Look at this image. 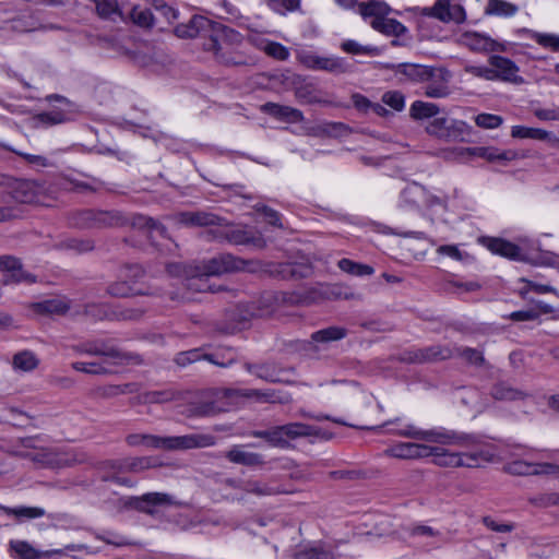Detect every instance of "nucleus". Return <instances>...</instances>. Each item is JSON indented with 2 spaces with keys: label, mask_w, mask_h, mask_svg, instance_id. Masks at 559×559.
<instances>
[{
  "label": "nucleus",
  "mask_w": 559,
  "mask_h": 559,
  "mask_svg": "<svg viewBox=\"0 0 559 559\" xmlns=\"http://www.w3.org/2000/svg\"><path fill=\"white\" fill-rule=\"evenodd\" d=\"M240 399L253 400L257 403L290 402V395L272 389H210L201 393L200 400L190 407L193 416H211L228 409L227 404L237 403Z\"/></svg>",
  "instance_id": "1"
},
{
  "label": "nucleus",
  "mask_w": 559,
  "mask_h": 559,
  "mask_svg": "<svg viewBox=\"0 0 559 559\" xmlns=\"http://www.w3.org/2000/svg\"><path fill=\"white\" fill-rule=\"evenodd\" d=\"M210 31L212 33L209 41L204 45L205 49L213 51L215 57L225 64H241L242 61L230 56L229 39L238 35L233 29L213 25L209 19L202 15H194L187 23H181L175 27V34L180 38H194Z\"/></svg>",
  "instance_id": "2"
},
{
  "label": "nucleus",
  "mask_w": 559,
  "mask_h": 559,
  "mask_svg": "<svg viewBox=\"0 0 559 559\" xmlns=\"http://www.w3.org/2000/svg\"><path fill=\"white\" fill-rule=\"evenodd\" d=\"M395 75H402L404 81L427 83L425 95L430 98H443L450 94L449 82L451 73L443 67H432L418 63H400L390 67Z\"/></svg>",
  "instance_id": "3"
},
{
  "label": "nucleus",
  "mask_w": 559,
  "mask_h": 559,
  "mask_svg": "<svg viewBox=\"0 0 559 559\" xmlns=\"http://www.w3.org/2000/svg\"><path fill=\"white\" fill-rule=\"evenodd\" d=\"M252 261L236 258L231 254H222L219 257L190 264L171 263L167 266L169 274L182 277H211L221 276L228 273L249 270L252 271Z\"/></svg>",
  "instance_id": "4"
},
{
  "label": "nucleus",
  "mask_w": 559,
  "mask_h": 559,
  "mask_svg": "<svg viewBox=\"0 0 559 559\" xmlns=\"http://www.w3.org/2000/svg\"><path fill=\"white\" fill-rule=\"evenodd\" d=\"M130 447L164 449L169 451L209 448L215 444V437L207 433H191L185 436L159 437L150 433H131L126 438Z\"/></svg>",
  "instance_id": "5"
},
{
  "label": "nucleus",
  "mask_w": 559,
  "mask_h": 559,
  "mask_svg": "<svg viewBox=\"0 0 559 559\" xmlns=\"http://www.w3.org/2000/svg\"><path fill=\"white\" fill-rule=\"evenodd\" d=\"M9 453L16 457L29 460L38 467H63L74 462L73 457L56 448L40 447L38 437L19 439Z\"/></svg>",
  "instance_id": "6"
},
{
  "label": "nucleus",
  "mask_w": 559,
  "mask_h": 559,
  "mask_svg": "<svg viewBox=\"0 0 559 559\" xmlns=\"http://www.w3.org/2000/svg\"><path fill=\"white\" fill-rule=\"evenodd\" d=\"M397 435L405 438L420 440L427 443L442 445H456L464 449L474 448L479 443V438L475 435L457 432L445 428H432L421 430L413 425L397 431Z\"/></svg>",
  "instance_id": "7"
},
{
  "label": "nucleus",
  "mask_w": 559,
  "mask_h": 559,
  "mask_svg": "<svg viewBox=\"0 0 559 559\" xmlns=\"http://www.w3.org/2000/svg\"><path fill=\"white\" fill-rule=\"evenodd\" d=\"M459 356L473 365H483L485 358L483 353L471 347H455L450 348L440 345H433L426 348H420L408 353L405 358L411 362H430L452 358Z\"/></svg>",
  "instance_id": "8"
},
{
  "label": "nucleus",
  "mask_w": 559,
  "mask_h": 559,
  "mask_svg": "<svg viewBox=\"0 0 559 559\" xmlns=\"http://www.w3.org/2000/svg\"><path fill=\"white\" fill-rule=\"evenodd\" d=\"M359 11L364 17H372L370 25L380 33L397 37L406 32V27L402 23L386 17L391 8L383 1L371 0L361 3Z\"/></svg>",
  "instance_id": "9"
},
{
  "label": "nucleus",
  "mask_w": 559,
  "mask_h": 559,
  "mask_svg": "<svg viewBox=\"0 0 559 559\" xmlns=\"http://www.w3.org/2000/svg\"><path fill=\"white\" fill-rule=\"evenodd\" d=\"M492 254L535 266H555L557 257L540 247H488Z\"/></svg>",
  "instance_id": "10"
},
{
  "label": "nucleus",
  "mask_w": 559,
  "mask_h": 559,
  "mask_svg": "<svg viewBox=\"0 0 559 559\" xmlns=\"http://www.w3.org/2000/svg\"><path fill=\"white\" fill-rule=\"evenodd\" d=\"M426 131L429 135L437 139L451 141H465V136L469 135L471 127L462 120H449L448 118H435L430 121Z\"/></svg>",
  "instance_id": "11"
},
{
  "label": "nucleus",
  "mask_w": 559,
  "mask_h": 559,
  "mask_svg": "<svg viewBox=\"0 0 559 559\" xmlns=\"http://www.w3.org/2000/svg\"><path fill=\"white\" fill-rule=\"evenodd\" d=\"M126 507L143 512L148 515H154L157 508L165 507H181L182 502L176 499L175 496L166 492H147L139 497H129L126 500Z\"/></svg>",
  "instance_id": "12"
},
{
  "label": "nucleus",
  "mask_w": 559,
  "mask_h": 559,
  "mask_svg": "<svg viewBox=\"0 0 559 559\" xmlns=\"http://www.w3.org/2000/svg\"><path fill=\"white\" fill-rule=\"evenodd\" d=\"M298 61L311 70H322L334 74H341L348 71L349 67L343 58L322 57L311 51H300L297 55Z\"/></svg>",
  "instance_id": "13"
},
{
  "label": "nucleus",
  "mask_w": 559,
  "mask_h": 559,
  "mask_svg": "<svg viewBox=\"0 0 559 559\" xmlns=\"http://www.w3.org/2000/svg\"><path fill=\"white\" fill-rule=\"evenodd\" d=\"M423 14L444 23L461 24L466 21L464 8L454 0H437L432 7L425 8Z\"/></svg>",
  "instance_id": "14"
},
{
  "label": "nucleus",
  "mask_w": 559,
  "mask_h": 559,
  "mask_svg": "<svg viewBox=\"0 0 559 559\" xmlns=\"http://www.w3.org/2000/svg\"><path fill=\"white\" fill-rule=\"evenodd\" d=\"M12 198L20 203H44L45 185L35 180L17 179L11 187Z\"/></svg>",
  "instance_id": "15"
},
{
  "label": "nucleus",
  "mask_w": 559,
  "mask_h": 559,
  "mask_svg": "<svg viewBox=\"0 0 559 559\" xmlns=\"http://www.w3.org/2000/svg\"><path fill=\"white\" fill-rule=\"evenodd\" d=\"M9 548L15 555L16 559H40L49 558L52 555L63 556L66 555V550H82L83 546L72 544L68 545L64 549L39 551L25 540H11Z\"/></svg>",
  "instance_id": "16"
},
{
  "label": "nucleus",
  "mask_w": 559,
  "mask_h": 559,
  "mask_svg": "<svg viewBox=\"0 0 559 559\" xmlns=\"http://www.w3.org/2000/svg\"><path fill=\"white\" fill-rule=\"evenodd\" d=\"M73 349L80 354L108 356L120 361L132 362L134 365L142 364V358L140 355L135 353L121 352L115 347L98 346L96 344H84L73 346Z\"/></svg>",
  "instance_id": "17"
},
{
  "label": "nucleus",
  "mask_w": 559,
  "mask_h": 559,
  "mask_svg": "<svg viewBox=\"0 0 559 559\" xmlns=\"http://www.w3.org/2000/svg\"><path fill=\"white\" fill-rule=\"evenodd\" d=\"M457 43L477 52L504 51V46L490 37L477 32H464Z\"/></svg>",
  "instance_id": "18"
},
{
  "label": "nucleus",
  "mask_w": 559,
  "mask_h": 559,
  "mask_svg": "<svg viewBox=\"0 0 559 559\" xmlns=\"http://www.w3.org/2000/svg\"><path fill=\"white\" fill-rule=\"evenodd\" d=\"M489 64L492 67L495 80L514 84L523 83V79L518 74L519 67L512 60L501 56H491L489 58Z\"/></svg>",
  "instance_id": "19"
},
{
  "label": "nucleus",
  "mask_w": 559,
  "mask_h": 559,
  "mask_svg": "<svg viewBox=\"0 0 559 559\" xmlns=\"http://www.w3.org/2000/svg\"><path fill=\"white\" fill-rule=\"evenodd\" d=\"M282 426L284 430L286 448L289 447L290 440H296L298 438L316 437L324 440L332 438L331 433L323 431L321 428L304 423H288Z\"/></svg>",
  "instance_id": "20"
},
{
  "label": "nucleus",
  "mask_w": 559,
  "mask_h": 559,
  "mask_svg": "<svg viewBox=\"0 0 559 559\" xmlns=\"http://www.w3.org/2000/svg\"><path fill=\"white\" fill-rule=\"evenodd\" d=\"M225 457L234 464L247 467H258L265 464L264 456L260 453L250 452L247 445L238 444L231 447L225 454Z\"/></svg>",
  "instance_id": "21"
},
{
  "label": "nucleus",
  "mask_w": 559,
  "mask_h": 559,
  "mask_svg": "<svg viewBox=\"0 0 559 559\" xmlns=\"http://www.w3.org/2000/svg\"><path fill=\"white\" fill-rule=\"evenodd\" d=\"M0 271L7 272L3 278L4 284L20 283L22 281L35 282V278L25 273L17 259L11 255L0 257Z\"/></svg>",
  "instance_id": "22"
},
{
  "label": "nucleus",
  "mask_w": 559,
  "mask_h": 559,
  "mask_svg": "<svg viewBox=\"0 0 559 559\" xmlns=\"http://www.w3.org/2000/svg\"><path fill=\"white\" fill-rule=\"evenodd\" d=\"M250 44L266 53L269 57L284 61L289 57L288 49L280 43L269 40L258 33L250 34L248 37Z\"/></svg>",
  "instance_id": "23"
},
{
  "label": "nucleus",
  "mask_w": 559,
  "mask_h": 559,
  "mask_svg": "<svg viewBox=\"0 0 559 559\" xmlns=\"http://www.w3.org/2000/svg\"><path fill=\"white\" fill-rule=\"evenodd\" d=\"M112 469L117 472H131V473H140L150 468H154L159 466L160 464L157 462L155 457L152 456H142V457H132L126 459L122 461H115L107 463Z\"/></svg>",
  "instance_id": "24"
},
{
  "label": "nucleus",
  "mask_w": 559,
  "mask_h": 559,
  "mask_svg": "<svg viewBox=\"0 0 559 559\" xmlns=\"http://www.w3.org/2000/svg\"><path fill=\"white\" fill-rule=\"evenodd\" d=\"M457 155H474L483 157L489 162H509L519 157L518 153L512 150L499 152L496 148L489 147H466L457 150Z\"/></svg>",
  "instance_id": "25"
},
{
  "label": "nucleus",
  "mask_w": 559,
  "mask_h": 559,
  "mask_svg": "<svg viewBox=\"0 0 559 559\" xmlns=\"http://www.w3.org/2000/svg\"><path fill=\"white\" fill-rule=\"evenodd\" d=\"M242 490L257 497H267L283 493L287 495L293 492L292 490H288L282 486L274 485L273 481H262L254 479L243 481Z\"/></svg>",
  "instance_id": "26"
},
{
  "label": "nucleus",
  "mask_w": 559,
  "mask_h": 559,
  "mask_svg": "<svg viewBox=\"0 0 559 559\" xmlns=\"http://www.w3.org/2000/svg\"><path fill=\"white\" fill-rule=\"evenodd\" d=\"M511 136L515 139L548 141L552 146L559 147V138L544 129L514 126L511 129Z\"/></svg>",
  "instance_id": "27"
},
{
  "label": "nucleus",
  "mask_w": 559,
  "mask_h": 559,
  "mask_svg": "<svg viewBox=\"0 0 559 559\" xmlns=\"http://www.w3.org/2000/svg\"><path fill=\"white\" fill-rule=\"evenodd\" d=\"M177 221L180 224L187 226H211V225H219V217L210 212H181L177 215Z\"/></svg>",
  "instance_id": "28"
},
{
  "label": "nucleus",
  "mask_w": 559,
  "mask_h": 559,
  "mask_svg": "<svg viewBox=\"0 0 559 559\" xmlns=\"http://www.w3.org/2000/svg\"><path fill=\"white\" fill-rule=\"evenodd\" d=\"M261 110L275 118L286 119L292 122L304 121V114L299 109L289 106H283L275 103H266L261 106Z\"/></svg>",
  "instance_id": "29"
},
{
  "label": "nucleus",
  "mask_w": 559,
  "mask_h": 559,
  "mask_svg": "<svg viewBox=\"0 0 559 559\" xmlns=\"http://www.w3.org/2000/svg\"><path fill=\"white\" fill-rule=\"evenodd\" d=\"M201 359H205L216 366L219 367H228L234 362V359L230 358L227 362H221L215 359L214 355H203L199 349H190L187 352H181L177 354L175 361L177 365L185 367L189 364L199 361Z\"/></svg>",
  "instance_id": "30"
},
{
  "label": "nucleus",
  "mask_w": 559,
  "mask_h": 559,
  "mask_svg": "<svg viewBox=\"0 0 559 559\" xmlns=\"http://www.w3.org/2000/svg\"><path fill=\"white\" fill-rule=\"evenodd\" d=\"M107 293L112 297H129V296H136V295H154V292L144 290L142 288H139L138 286L132 285L130 282H128L124 278H121L117 282L111 283L107 287Z\"/></svg>",
  "instance_id": "31"
},
{
  "label": "nucleus",
  "mask_w": 559,
  "mask_h": 559,
  "mask_svg": "<svg viewBox=\"0 0 559 559\" xmlns=\"http://www.w3.org/2000/svg\"><path fill=\"white\" fill-rule=\"evenodd\" d=\"M519 7L506 0H488L485 8L486 15L510 17L516 14Z\"/></svg>",
  "instance_id": "32"
},
{
  "label": "nucleus",
  "mask_w": 559,
  "mask_h": 559,
  "mask_svg": "<svg viewBox=\"0 0 559 559\" xmlns=\"http://www.w3.org/2000/svg\"><path fill=\"white\" fill-rule=\"evenodd\" d=\"M250 436L254 438L264 439L272 447L282 449L286 448L283 426H275L267 430H253L250 432Z\"/></svg>",
  "instance_id": "33"
},
{
  "label": "nucleus",
  "mask_w": 559,
  "mask_h": 559,
  "mask_svg": "<svg viewBox=\"0 0 559 559\" xmlns=\"http://www.w3.org/2000/svg\"><path fill=\"white\" fill-rule=\"evenodd\" d=\"M439 112L440 108L438 105L423 100H415L409 107V116L414 120L433 118Z\"/></svg>",
  "instance_id": "34"
},
{
  "label": "nucleus",
  "mask_w": 559,
  "mask_h": 559,
  "mask_svg": "<svg viewBox=\"0 0 559 559\" xmlns=\"http://www.w3.org/2000/svg\"><path fill=\"white\" fill-rule=\"evenodd\" d=\"M347 334V329L332 325L312 333L311 340L317 343H330L341 341L345 338Z\"/></svg>",
  "instance_id": "35"
},
{
  "label": "nucleus",
  "mask_w": 559,
  "mask_h": 559,
  "mask_svg": "<svg viewBox=\"0 0 559 559\" xmlns=\"http://www.w3.org/2000/svg\"><path fill=\"white\" fill-rule=\"evenodd\" d=\"M13 368L23 372L35 370L39 365V359L35 353L31 350H22L16 353L12 359Z\"/></svg>",
  "instance_id": "36"
},
{
  "label": "nucleus",
  "mask_w": 559,
  "mask_h": 559,
  "mask_svg": "<svg viewBox=\"0 0 559 559\" xmlns=\"http://www.w3.org/2000/svg\"><path fill=\"white\" fill-rule=\"evenodd\" d=\"M337 266L343 272H345L349 275H353V276H358V277L371 276L374 273V269L371 265L355 262V261H353L350 259H346V258L341 259L337 262Z\"/></svg>",
  "instance_id": "37"
},
{
  "label": "nucleus",
  "mask_w": 559,
  "mask_h": 559,
  "mask_svg": "<svg viewBox=\"0 0 559 559\" xmlns=\"http://www.w3.org/2000/svg\"><path fill=\"white\" fill-rule=\"evenodd\" d=\"M492 461V454L488 451L460 452L459 467L475 468L480 466L481 462Z\"/></svg>",
  "instance_id": "38"
},
{
  "label": "nucleus",
  "mask_w": 559,
  "mask_h": 559,
  "mask_svg": "<svg viewBox=\"0 0 559 559\" xmlns=\"http://www.w3.org/2000/svg\"><path fill=\"white\" fill-rule=\"evenodd\" d=\"M0 510H2L8 515H13L17 519H37L45 515V510L39 507H17L11 508L1 506Z\"/></svg>",
  "instance_id": "39"
},
{
  "label": "nucleus",
  "mask_w": 559,
  "mask_h": 559,
  "mask_svg": "<svg viewBox=\"0 0 559 559\" xmlns=\"http://www.w3.org/2000/svg\"><path fill=\"white\" fill-rule=\"evenodd\" d=\"M126 19L127 21H131L133 24L143 28L151 27L154 22L151 10L140 5H134Z\"/></svg>",
  "instance_id": "40"
},
{
  "label": "nucleus",
  "mask_w": 559,
  "mask_h": 559,
  "mask_svg": "<svg viewBox=\"0 0 559 559\" xmlns=\"http://www.w3.org/2000/svg\"><path fill=\"white\" fill-rule=\"evenodd\" d=\"M132 225L140 228H147L151 234L156 233L162 236V238L170 240V238L167 236L166 227L155 222L151 217L136 215L132 218Z\"/></svg>",
  "instance_id": "41"
},
{
  "label": "nucleus",
  "mask_w": 559,
  "mask_h": 559,
  "mask_svg": "<svg viewBox=\"0 0 559 559\" xmlns=\"http://www.w3.org/2000/svg\"><path fill=\"white\" fill-rule=\"evenodd\" d=\"M296 96L305 104L332 105V102L324 99L319 91L309 85L298 87Z\"/></svg>",
  "instance_id": "42"
},
{
  "label": "nucleus",
  "mask_w": 559,
  "mask_h": 559,
  "mask_svg": "<svg viewBox=\"0 0 559 559\" xmlns=\"http://www.w3.org/2000/svg\"><path fill=\"white\" fill-rule=\"evenodd\" d=\"M491 394L496 400L515 401L522 400L526 394L520 390L513 389L506 383H498L492 388Z\"/></svg>",
  "instance_id": "43"
},
{
  "label": "nucleus",
  "mask_w": 559,
  "mask_h": 559,
  "mask_svg": "<svg viewBox=\"0 0 559 559\" xmlns=\"http://www.w3.org/2000/svg\"><path fill=\"white\" fill-rule=\"evenodd\" d=\"M384 453L396 459L415 460V442H400L386 449Z\"/></svg>",
  "instance_id": "44"
},
{
  "label": "nucleus",
  "mask_w": 559,
  "mask_h": 559,
  "mask_svg": "<svg viewBox=\"0 0 559 559\" xmlns=\"http://www.w3.org/2000/svg\"><path fill=\"white\" fill-rule=\"evenodd\" d=\"M433 463L441 467H459L460 452H451L439 447L438 453H435Z\"/></svg>",
  "instance_id": "45"
},
{
  "label": "nucleus",
  "mask_w": 559,
  "mask_h": 559,
  "mask_svg": "<svg viewBox=\"0 0 559 559\" xmlns=\"http://www.w3.org/2000/svg\"><path fill=\"white\" fill-rule=\"evenodd\" d=\"M503 471L514 476H530L534 475V463H530L522 460H515L507 463L503 466Z\"/></svg>",
  "instance_id": "46"
},
{
  "label": "nucleus",
  "mask_w": 559,
  "mask_h": 559,
  "mask_svg": "<svg viewBox=\"0 0 559 559\" xmlns=\"http://www.w3.org/2000/svg\"><path fill=\"white\" fill-rule=\"evenodd\" d=\"M41 312L50 314H62L69 310V305L61 299H49L36 305Z\"/></svg>",
  "instance_id": "47"
},
{
  "label": "nucleus",
  "mask_w": 559,
  "mask_h": 559,
  "mask_svg": "<svg viewBox=\"0 0 559 559\" xmlns=\"http://www.w3.org/2000/svg\"><path fill=\"white\" fill-rule=\"evenodd\" d=\"M187 281H188V288L191 289V290H194V292H210V293H219V292H223L225 290L226 288L224 286H214V285H210L207 283V278L209 277H202V281L201 278H198V277H185Z\"/></svg>",
  "instance_id": "48"
},
{
  "label": "nucleus",
  "mask_w": 559,
  "mask_h": 559,
  "mask_svg": "<svg viewBox=\"0 0 559 559\" xmlns=\"http://www.w3.org/2000/svg\"><path fill=\"white\" fill-rule=\"evenodd\" d=\"M399 252L393 258L403 264H411L413 261L421 260L426 255V251L414 252L411 247H396Z\"/></svg>",
  "instance_id": "49"
},
{
  "label": "nucleus",
  "mask_w": 559,
  "mask_h": 559,
  "mask_svg": "<svg viewBox=\"0 0 559 559\" xmlns=\"http://www.w3.org/2000/svg\"><path fill=\"white\" fill-rule=\"evenodd\" d=\"M245 368L250 373H253L255 377L269 381V382H277L278 378L275 377L274 371L270 369L266 365H252L245 364Z\"/></svg>",
  "instance_id": "50"
},
{
  "label": "nucleus",
  "mask_w": 559,
  "mask_h": 559,
  "mask_svg": "<svg viewBox=\"0 0 559 559\" xmlns=\"http://www.w3.org/2000/svg\"><path fill=\"white\" fill-rule=\"evenodd\" d=\"M382 103L396 111H401L405 106V97L400 91H388L382 95Z\"/></svg>",
  "instance_id": "51"
},
{
  "label": "nucleus",
  "mask_w": 559,
  "mask_h": 559,
  "mask_svg": "<svg viewBox=\"0 0 559 559\" xmlns=\"http://www.w3.org/2000/svg\"><path fill=\"white\" fill-rule=\"evenodd\" d=\"M295 559H334V555L329 550L313 547L296 552Z\"/></svg>",
  "instance_id": "52"
},
{
  "label": "nucleus",
  "mask_w": 559,
  "mask_h": 559,
  "mask_svg": "<svg viewBox=\"0 0 559 559\" xmlns=\"http://www.w3.org/2000/svg\"><path fill=\"white\" fill-rule=\"evenodd\" d=\"M475 123L483 129H496L503 123V119L498 115L479 114L475 117Z\"/></svg>",
  "instance_id": "53"
},
{
  "label": "nucleus",
  "mask_w": 559,
  "mask_h": 559,
  "mask_svg": "<svg viewBox=\"0 0 559 559\" xmlns=\"http://www.w3.org/2000/svg\"><path fill=\"white\" fill-rule=\"evenodd\" d=\"M72 368L76 371L84 372L87 374H107L109 370L97 362H83L75 361L72 364Z\"/></svg>",
  "instance_id": "54"
},
{
  "label": "nucleus",
  "mask_w": 559,
  "mask_h": 559,
  "mask_svg": "<svg viewBox=\"0 0 559 559\" xmlns=\"http://www.w3.org/2000/svg\"><path fill=\"white\" fill-rule=\"evenodd\" d=\"M16 155L21 156L27 164L38 168H45L52 166V163L43 155L28 154L22 151L11 148Z\"/></svg>",
  "instance_id": "55"
},
{
  "label": "nucleus",
  "mask_w": 559,
  "mask_h": 559,
  "mask_svg": "<svg viewBox=\"0 0 559 559\" xmlns=\"http://www.w3.org/2000/svg\"><path fill=\"white\" fill-rule=\"evenodd\" d=\"M533 38L545 48H550L554 51L559 50V36L557 35L535 33Z\"/></svg>",
  "instance_id": "56"
},
{
  "label": "nucleus",
  "mask_w": 559,
  "mask_h": 559,
  "mask_svg": "<svg viewBox=\"0 0 559 559\" xmlns=\"http://www.w3.org/2000/svg\"><path fill=\"white\" fill-rule=\"evenodd\" d=\"M341 48L343 51L350 55H370L376 51L374 48L361 46L355 40L343 41Z\"/></svg>",
  "instance_id": "57"
},
{
  "label": "nucleus",
  "mask_w": 559,
  "mask_h": 559,
  "mask_svg": "<svg viewBox=\"0 0 559 559\" xmlns=\"http://www.w3.org/2000/svg\"><path fill=\"white\" fill-rule=\"evenodd\" d=\"M270 7L276 12L284 14L294 11L299 7V0H267Z\"/></svg>",
  "instance_id": "58"
},
{
  "label": "nucleus",
  "mask_w": 559,
  "mask_h": 559,
  "mask_svg": "<svg viewBox=\"0 0 559 559\" xmlns=\"http://www.w3.org/2000/svg\"><path fill=\"white\" fill-rule=\"evenodd\" d=\"M144 276V270L140 265H128L123 269L121 277L136 286L139 280Z\"/></svg>",
  "instance_id": "59"
},
{
  "label": "nucleus",
  "mask_w": 559,
  "mask_h": 559,
  "mask_svg": "<svg viewBox=\"0 0 559 559\" xmlns=\"http://www.w3.org/2000/svg\"><path fill=\"white\" fill-rule=\"evenodd\" d=\"M37 120L45 124H58L67 120L66 114L57 110L51 112H43L37 116Z\"/></svg>",
  "instance_id": "60"
},
{
  "label": "nucleus",
  "mask_w": 559,
  "mask_h": 559,
  "mask_svg": "<svg viewBox=\"0 0 559 559\" xmlns=\"http://www.w3.org/2000/svg\"><path fill=\"white\" fill-rule=\"evenodd\" d=\"M254 209L257 212L261 213L264 216L266 223L273 226H281L280 215L276 211L266 205L260 204L255 205Z\"/></svg>",
  "instance_id": "61"
},
{
  "label": "nucleus",
  "mask_w": 559,
  "mask_h": 559,
  "mask_svg": "<svg viewBox=\"0 0 559 559\" xmlns=\"http://www.w3.org/2000/svg\"><path fill=\"white\" fill-rule=\"evenodd\" d=\"M532 501L534 504L542 508L559 506V492L543 493Z\"/></svg>",
  "instance_id": "62"
},
{
  "label": "nucleus",
  "mask_w": 559,
  "mask_h": 559,
  "mask_svg": "<svg viewBox=\"0 0 559 559\" xmlns=\"http://www.w3.org/2000/svg\"><path fill=\"white\" fill-rule=\"evenodd\" d=\"M465 71L474 76L483 78L488 81L495 80L492 67L487 68V67H478V66H467V67H465Z\"/></svg>",
  "instance_id": "63"
},
{
  "label": "nucleus",
  "mask_w": 559,
  "mask_h": 559,
  "mask_svg": "<svg viewBox=\"0 0 559 559\" xmlns=\"http://www.w3.org/2000/svg\"><path fill=\"white\" fill-rule=\"evenodd\" d=\"M439 445H430L426 443H416L415 442V460L416 459H425L432 456L435 457V453H438Z\"/></svg>",
  "instance_id": "64"
}]
</instances>
